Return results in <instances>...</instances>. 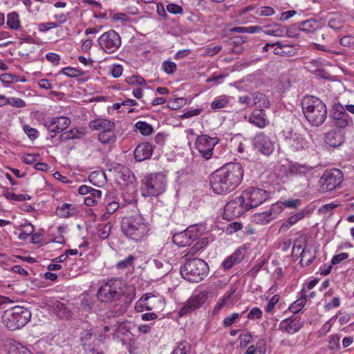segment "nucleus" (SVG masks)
<instances>
[{"label":"nucleus","mask_w":354,"mask_h":354,"mask_svg":"<svg viewBox=\"0 0 354 354\" xmlns=\"http://www.w3.org/2000/svg\"><path fill=\"white\" fill-rule=\"evenodd\" d=\"M243 169L239 162H228L211 174L210 185L215 194H226L234 191L241 183Z\"/></svg>","instance_id":"obj_1"},{"label":"nucleus","mask_w":354,"mask_h":354,"mask_svg":"<svg viewBox=\"0 0 354 354\" xmlns=\"http://www.w3.org/2000/svg\"><path fill=\"white\" fill-rule=\"evenodd\" d=\"M122 233L129 239L140 242L145 241L150 231L149 223L141 215L124 217L121 221Z\"/></svg>","instance_id":"obj_2"},{"label":"nucleus","mask_w":354,"mask_h":354,"mask_svg":"<svg viewBox=\"0 0 354 354\" xmlns=\"http://www.w3.org/2000/svg\"><path fill=\"white\" fill-rule=\"evenodd\" d=\"M302 111L306 119L313 126H321L326 119L327 108L318 97L305 96L301 101Z\"/></svg>","instance_id":"obj_3"},{"label":"nucleus","mask_w":354,"mask_h":354,"mask_svg":"<svg viewBox=\"0 0 354 354\" xmlns=\"http://www.w3.org/2000/svg\"><path fill=\"white\" fill-rule=\"evenodd\" d=\"M208 271L207 263L199 258L187 259L180 268L182 277L185 280L193 283H198L203 280L207 275Z\"/></svg>","instance_id":"obj_4"},{"label":"nucleus","mask_w":354,"mask_h":354,"mask_svg":"<svg viewBox=\"0 0 354 354\" xmlns=\"http://www.w3.org/2000/svg\"><path fill=\"white\" fill-rule=\"evenodd\" d=\"M31 318V313L26 308L15 306L4 311L2 322L10 330H16L27 324Z\"/></svg>","instance_id":"obj_5"},{"label":"nucleus","mask_w":354,"mask_h":354,"mask_svg":"<svg viewBox=\"0 0 354 354\" xmlns=\"http://www.w3.org/2000/svg\"><path fill=\"white\" fill-rule=\"evenodd\" d=\"M126 284L120 279H111L101 286L97 297L102 302H112L118 300L124 293Z\"/></svg>","instance_id":"obj_6"},{"label":"nucleus","mask_w":354,"mask_h":354,"mask_svg":"<svg viewBox=\"0 0 354 354\" xmlns=\"http://www.w3.org/2000/svg\"><path fill=\"white\" fill-rule=\"evenodd\" d=\"M166 183V176L162 173L147 176L142 180V195L145 197L157 196L165 191Z\"/></svg>","instance_id":"obj_7"},{"label":"nucleus","mask_w":354,"mask_h":354,"mask_svg":"<svg viewBox=\"0 0 354 354\" xmlns=\"http://www.w3.org/2000/svg\"><path fill=\"white\" fill-rule=\"evenodd\" d=\"M248 209L257 207L266 201L270 196L269 192L255 187H250L241 194Z\"/></svg>","instance_id":"obj_8"},{"label":"nucleus","mask_w":354,"mask_h":354,"mask_svg":"<svg viewBox=\"0 0 354 354\" xmlns=\"http://www.w3.org/2000/svg\"><path fill=\"white\" fill-rule=\"evenodd\" d=\"M343 179L344 176L342 171L333 168L325 171L319 182L324 192H331L342 184Z\"/></svg>","instance_id":"obj_9"},{"label":"nucleus","mask_w":354,"mask_h":354,"mask_svg":"<svg viewBox=\"0 0 354 354\" xmlns=\"http://www.w3.org/2000/svg\"><path fill=\"white\" fill-rule=\"evenodd\" d=\"M331 118L334 126L339 130L353 126L352 118L339 103L333 105L331 110Z\"/></svg>","instance_id":"obj_10"},{"label":"nucleus","mask_w":354,"mask_h":354,"mask_svg":"<svg viewBox=\"0 0 354 354\" xmlns=\"http://www.w3.org/2000/svg\"><path fill=\"white\" fill-rule=\"evenodd\" d=\"M98 43L106 53H113L121 46V38L116 31L110 30L98 38Z\"/></svg>","instance_id":"obj_11"},{"label":"nucleus","mask_w":354,"mask_h":354,"mask_svg":"<svg viewBox=\"0 0 354 354\" xmlns=\"http://www.w3.org/2000/svg\"><path fill=\"white\" fill-rule=\"evenodd\" d=\"M248 210L241 196H239L225 205L223 218L229 221L232 220L239 217Z\"/></svg>","instance_id":"obj_12"},{"label":"nucleus","mask_w":354,"mask_h":354,"mask_svg":"<svg viewBox=\"0 0 354 354\" xmlns=\"http://www.w3.org/2000/svg\"><path fill=\"white\" fill-rule=\"evenodd\" d=\"M218 140L216 137L201 135L196 138L195 145L201 155L206 160L212 156V151Z\"/></svg>","instance_id":"obj_13"},{"label":"nucleus","mask_w":354,"mask_h":354,"mask_svg":"<svg viewBox=\"0 0 354 354\" xmlns=\"http://www.w3.org/2000/svg\"><path fill=\"white\" fill-rule=\"evenodd\" d=\"M198 238V233L195 227H189L185 231L176 233L172 237L173 242L179 247L191 245Z\"/></svg>","instance_id":"obj_14"},{"label":"nucleus","mask_w":354,"mask_h":354,"mask_svg":"<svg viewBox=\"0 0 354 354\" xmlns=\"http://www.w3.org/2000/svg\"><path fill=\"white\" fill-rule=\"evenodd\" d=\"M285 140L295 151L308 149L310 145V142L304 135L292 131L288 132V135L286 136Z\"/></svg>","instance_id":"obj_15"},{"label":"nucleus","mask_w":354,"mask_h":354,"mask_svg":"<svg viewBox=\"0 0 354 354\" xmlns=\"http://www.w3.org/2000/svg\"><path fill=\"white\" fill-rule=\"evenodd\" d=\"M78 192L81 195H84V203L87 206L95 205L102 198V191L93 188L87 185H81L78 189Z\"/></svg>","instance_id":"obj_16"},{"label":"nucleus","mask_w":354,"mask_h":354,"mask_svg":"<svg viewBox=\"0 0 354 354\" xmlns=\"http://www.w3.org/2000/svg\"><path fill=\"white\" fill-rule=\"evenodd\" d=\"M253 142L254 148L264 155H270L274 151V142L262 133L256 135Z\"/></svg>","instance_id":"obj_17"},{"label":"nucleus","mask_w":354,"mask_h":354,"mask_svg":"<svg viewBox=\"0 0 354 354\" xmlns=\"http://www.w3.org/2000/svg\"><path fill=\"white\" fill-rule=\"evenodd\" d=\"M71 124V120L64 116L55 117L44 123L45 127L53 133H60L67 129Z\"/></svg>","instance_id":"obj_18"},{"label":"nucleus","mask_w":354,"mask_h":354,"mask_svg":"<svg viewBox=\"0 0 354 354\" xmlns=\"http://www.w3.org/2000/svg\"><path fill=\"white\" fill-rule=\"evenodd\" d=\"M303 326V322L296 315L285 319L280 323V328L289 334H294Z\"/></svg>","instance_id":"obj_19"},{"label":"nucleus","mask_w":354,"mask_h":354,"mask_svg":"<svg viewBox=\"0 0 354 354\" xmlns=\"http://www.w3.org/2000/svg\"><path fill=\"white\" fill-rule=\"evenodd\" d=\"M153 152L152 145L149 142L139 144L134 150V157L137 161L141 162L149 158Z\"/></svg>","instance_id":"obj_20"},{"label":"nucleus","mask_w":354,"mask_h":354,"mask_svg":"<svg viewBox=\"0 0 354 354\" xmlns=\"http://www.w3.org/2000/svg\"><path fill=\"white\" fill-rule=\"evenodd\" d=\"M248 122L259 128H264L269 123L266 113L262 109L254 110Z\"/></svg>","instance_id":"obj_21"},{"label":"nucleus","mask_w":354,"mask_h":354,"mask_svg":"<svg viewBox=\"0 0 354 354\" xmlns=\"http://www.w3.org/2000/svg\"><path fill=\"white\" fill-rule=\"evenodd\" d=\"M4 346L7 354H33L28 348L13 339L8 340Z\"/></svg>","instance_id":"obj_22"},{"label":"nucleus","mask_w":354,"mask_h":354,"mask_svg":"<svg viewBox=\"0 0 354 354\" xmlns=\"http://www.w3.org/2000/svg\"><path fill=\"white\" fill-rule=\"evenodd\" d=\"M344 136L340 131L331 130L326 134L325 142L332 147H337L342 145L344 142Z\"/></svg>","instance_id":"obj_23"},{"label":"nucleus","mask_w":354,"mask_h":354,"mask_svg":"<svg viewBox=\"0 0 354 354\" xmlns=\"http://www.w3.org/2000/svg\"><path fill=\"white\" fill-rule=\"evenodd\" d=\"M89 127L93 130L106 131L111 129H115V123L109 120L104 118H97L90 121Z\"/></svg>","instance_id":"obj_24"},{"label":"nucleus","mask_w":354,"mask_h":354,"mask_svg":"<svg viewBox=\"0 0 354 354\" xmlns=\"http://www.w3.org/2000/svg\"><path fill=\"white\" fill-rule=\"evenodd\" d=\"M245 255V250L239 248L237 250H236L235 252H234L231 256L226 258L223 261V267L225 270H229L232 268L235 264L239 263L241 262Z\"/></svg>","instance_id":"obj_25"},{"label":"nucleus","mask_w":354,"mask_h":354,"mask_svg":"<svg viewBox=\"0 0 354 354\" xmlns=\"http://www.w3.org/2000/svg\"><path fill=\"white\" fill-rule=\"evenodd\" d=\"M296 50L293 46L276 42L273 53L282 57H290L296 54Z\"/></svg>","instance_id":"obj_26"},{"label":"nucleus","mask_w":354,"mask_h":354,"mask_svg":"<svg viewBox=\"0 0 354 354\" xmlns=\"http://www.w3.org/2000/svg\"><path fill=\"white\" fill-rule=\"evenodd\" d=\"M266 342L264 339L260 338L254 344L248 347L246 354H266Z\"/></svg>","instance_id":"obj_27"},{"label":"nucleus","mask_w":354,"mask_h":354,"mask_svg":"<svg viewBox=\"0 0 354 354\" xmlns=\"http://www.w3.org/2000/svg\"><path fill=\"white\" fill-rule=\"evenodd\" d=\"M201 306L200 299L198 297L189 299L187 303L180 309V316L185 315L198 308Z\"/></svg>","instance_id":"obj_28"},{"label":"nucleus","mask_w":354,"mask_h":354,"mask_svg":"<svg viewBox=\"0 0 354 354\" xmlns=\"http://www.w3.org/2000/svg\"><path fill=\"white\" fill-rule=\"evenodd\" d=\"M313 167L306 165L294 164L290 165L289 171L290 174L295 176H306L309 174Z\"/></svg>","instance_id":"obj_29"},{"label":"nucleus","mask_w":354,"mask_h":354,"mask_svg":"<svg viewBox=\"0 0 354 354\" xmlns=\"http://www.w3.org/2000/svg\"><path fill=\"white\" fill-rule=\"evenodd\" d=\"M98 140L102 144H113L116 141V135L115 129L108 130L106 131H100L98 135Z\"/></svg>","instance_id":"obj_30"},{"label":"nucleus","mask_w":354,"mask_h":354,"mask_svg":"<svg viewBox=\"0 0 354 354\" xmlns=\"http://www.w3.org/2000/svg\"><path fill=\"white\" fill-rule=\"evenodd\" d=\"M253 104L257 105L259 108H268L270 106V101L266 95L261 93H252Z\"/></svg>","instance_id":"obj_31"},{"label":"nucleus","mask_w":354,"mask_h":354,"mask_svg":"<svg viewBox=\"0 0 354 354\" xmlns=\"http://www.w3.org/2000/svg\"><path fill=\"white\" fill-rule=\"evenodd\" d=\"M75 212V208L71 204L64 203L56 209L57 214L63 218H68Z\"/></svg>","instance_id":"obj_32"},{"label":"nucleus","mask_w":354,"mask_h":354,"mask_svg":"<svg viewBox=\"0 0 354 354\" xmlns=\"http://www.w3.org/2000/svg\"><path fill=\"white\" fill-rule=\"evenodd\" d=\"M306 212H299L289 217L281 226V230L290 228L292 225L300 221L305 216Z\"/></svg>","instance_id":"obj_33"},{"label":"nucleus","mask_w":354,"mask_h":354,"mask_svg":"<svg viewBox=\"0 0 354 354\" xmlns=\"http://www.w3.org/2000/svg\"><path fill=\"white\" fill-rule=\"evenodd\" d=\"M301 297L290 306V310L294 313V315H296L299 312L306 303V296L304 289L301 290Z\"/></svg>","instance_id":"obj_34"},{"label":"nucleus","mask_w":354,"mask_h":354,"mask_svg":"<svg viewBox=\"0 0 354 354\" xmlns=\"http://www.w3.org/2000/svg\"><path fill=\"white\" fill-rule=\"evenodd\" d=\"M300 263L302 266H308L314 261L315 255L312 254L310 250H302L301 252Z\"/></svg>","instance_id":"obj_35"},{"label":"nucleus","mask_w":354,"mask_h":354,"mask_svg":"<svg viewBox=\"0 0 354 354\" xmlns=\"http://www.w3.org/2000/svg\"><path fill=\"white\" fill-rule=\"evenodd\" d=\"M135 127L137 130L140 131V133L143 136H149L151 135L153 129L149 124L143 121H138L136 123Z\"/></svg>","instance_id":"obj_36"},{"label":"nucleus","mask_w":354,"mask_h":354,"mask_svg":"<svg viewBox=\"0 0 354 354\" xmlns=\"http://www.w3.org/2000/svg\"><path fill=\"white\" fill-rule=\"evenodd\" d=\"M191 345L187 341H183L177 343V346L174 349L172 354H190Z\"/></svg>","instance_id":"obj_37"},{"label":"nucleus","mask_w":354,"mask_h":354,"mask_svg":"<svg viewBox=\"0 0 354 354\" xmlns=\"http://www.w3.org/2000/svg\"><path fill=\"white\" fill-rule=\"evenodd\" d=\"M6 24L10 28L13 30H16L20 26L19 15L16 12H12L8 15Z\"/></svg>","instance_id":"obj_38"},{"label":"nucleus","mask_w":354,"mask_h":354,"mask_svg":"<svg viewBox=\"0 0 354 354\" xmlns=\"http://www.w3.org/2000/svg\"><path fill=\"white\" fill-rule=\"evenodd\" d=\"M229 103L228 97L225 95L218 96L211 104L213 110H218L225 107Z\"/></svg>","instance_id":"obj_39"},{"label":"nucleus","mask_w":354,"mask_h":354,"mask_svg":"<svg viewBox=\"0 0 354 354\" xmlns=\"http://www.w3.org/2000/svg\"><path fill=\"white\" fill-rule=\"evenodd\" d=\"M266 33L268 35H274L276 37H281L285 33L287 35L290 36V35L288 33V30L286 28L281 27L280 25L277 24H274L270 29L268 30Z\"/></svg>","instance_id":"obj_40"},{"label":"nucleus","mask_w":354,"mask_h":354,"mask_svg":"<svg viewBox=\"0 0 354 354\" xmlns=\"http://www.w3.org/2000/svg\"><path fill=\"white\" fill-rule=\"evenodd\" d=\"M144 295L148 296L147 298H146V300L144 301V305L145 306L146 310H153L155 308V304L160 301V299L158 298L152 293L149 292L145 294Z\"/></svg>","instance_id":"obj_41"},{"label":"nucleus","mask_w":354,"mask_h":354,"mask_svg":"<svg viewBox=\"0 0 354 354\" xmlns=\"http://www.w3.org/2000/svg\"><path fill=\"white\" fill-rule=\"evenodd\" d=\"M328 348L333 351H339L340 346V336L338 334H333L330 336L328 340Z\"/></svg>","instance_id":"obj_42"},{"label":"nucleus","mask_w":354,"mask_h":354,"mask_svg":"<svg viewBox=\"0 0 354 354\" xmlns=\"http://www.w3.org/2000/svg\"><path fill=\"white\" fill-rule=\"evenodd\" d=\"M317 23L314 20H306L299 24V29L306 32H311L317 28Z\"/></svg>","instance_id":"obj_43"},{"label":"nucleus","mask_w":354,"mask_h":354,"mask_svg":"<svg viewBox=\"0 0 354 354\" xmlns=\"http://www.w3.org/2000/svg\"><path fill=\"white\" fill-rule=\"evenodd\" d=\"M82 133L77 129H71L60 135L59 139L61 142L68 140L77 139L81 137Z\"/></svg>","instance_id":"obj_44"},{"label":"nucleus","mask_w":354,"mask_h":354,"mask_svg":"<svg viewBox=\"0 0 354 354\" xmlns=\"http://www.w3.org/2000/svg\"><path fill=\"white\" fill-rule=\"evenodd\" d=\"M235 292L236 289L234 288H232L230 290L227 291L221 298V301L215 306L214 311H218L221 310L227 304Z\"/></svg>","instance_id":"obj_45"},{"label":"nucleus","mask_w":354,"mask_h":354,"mask_svg":"<svg viewBox=\"0 0 354 354\" xmlns=\"http://www.w3.org/2000/svg\"><path fill=\"white\" fill-rule=\"evenodd\" d=\"M254 218L257 223L261 225H266L273 220L268 211L257 214Z\"/></svg>","instance_id":"obj_46"},{"label":"nucleus","mask_w":354,"mask_h":354,"mask_svg":"<svg viewBox=\"0 0 354 354\" xmlns=\"http://www.w3.org/2000/svg\"><path fill=\"white\" fill-rule=\"evenodd\" d=\"M104 205L108 214H112L119 208L118 202L111 201V198L107 196L104 198Z\"/></svg>","instance_id":"obj_47"},{"label":"nucleus","mask_w":354,"mask_h":354,"mask_svg":"<svg viewBox=\"0 0 354 354\" xmlns=\"http://www.w3.org/2000/svg\"><path fill=\"white\" fill-rule=\"evenodd\" d=\"M283 209V203L279 201L274 204H272L268 212L270 215L272 216V219H274L282 212Z\"/></svg>","instance_id":"obj_48"},{"label":"nucleus","mask_w":354,"mask_h":354,"mask_svg":"<svg viewBox=\"0 0 354 354\" xmlns=\"http://www.w3.org/2000/svg\"><path fill=\"white\" fill-rule=\"evenodd\" d=\"M4 196L6 197V198L15 201H29L31 198V197L28 194H16L15 193L12 192L4 193Z\"/></svg>","instance_id":"obj_49"},{"label":"nucleus","mask_w":354,"mask_h":354,"mask_svg":"<svg viewBox=\"0 0 354 354\" xmlns=\"http://www.w3.org/2000/svg\"><path fill=\"white\" fill-rule=\"evenodd\" d=\"M112 225L111 223L108 222L105 225H104L101 228H99L98 230V236L102 239H107L111 232L112 230Z\"/></svg>","instance_id":"obj_50"},{"label":"nucleus","mask_w":354,"mask_h":354,"mask_svg":"<svg viewBox=\"0 0 354 354\" xmlns=\"http://www.w3.org/2000/svg\"><path fill=\"white\" fill-rule=\"evenodd\" d=\"M305 242L300 240H295L292 248V255L298 257L301 255L302 250H306L305 248Z\"/></svg>","instance_id":"obj_51"},{"label":"nucleus","mask_w":354,"mask_h":354,"mask_svg":"<svg viewBox=\"0 0 354 354\" xmlns=\"http://www.w3.org/2000/svg\"><path fill=\"white\" fill-rule=\"evenodd\" d=\"M62 73L70 77H76L83 75V73L75 68L66 67L62 70Z\"/></svg>","instance_id":"obj_52"},{"label":"nucleus","mask_w":354,"mask_h":354,"mask_svg":"<svg viewBox=\"0 0 354 354\" xmlns=\"http://www.w3.org/2000/svg\"><path fill=\"white\" fill-rule=\"evenodd\" d=\"M135 257L132 254L129 255L125 259L119 261L116 266L118 269H124L132 266Z\"/></svg>","instance_id":"obj_53"},{"label":"nucleus","mask_w":354,"mask_h":354,"mask_svg":"<svg viewBox=\"0 0 354 354\" xmlns=\"http://www.w3.org/2000/svg\"><path fill=\"white\" fill-rule=\"evenodd\" d=\"M153 263L157 269L164 268L162 274H167L169 270V264L165 260L153 259Z\"/></svg>","instance_id":"obj_54"},{"label":"nucleus","mask_w":354,"mask_h":354,"mask_svg":"<svg viewBox=\"0 0 354 354\" xmlns=\"http://www.w3.org/2000/svg\"><path fill=\"white\" fill-rule=\"evenodd\" d=\"M23 129L28 137L31 140L36 139L39 136L38 131L36 129L30 127L28 124L24 125Z\"/></svg>","instance_id":"obj_55"},{"label":"nucleus","mask_w":354,"mask_h":354,"mask_svg":"<svg viewBox=\"0 0 354 354\" xmlns=\"http://www.w3.org/2000/svg\"><path fill=\"white\" fill-rule=\"evenodd\" d=\"M163 71L167 74H173L176 70V64L171 61H164L162 63Z\"/></svg>","instance_id":"obj_56"},{"label":"nucleus","mask_w":354,"mask_h":354,"mask_svg":"<svg viewBox=\"0 0 354 354\" xmlns=\"http://www.w3.org/2000/svg\"><path fill=\"white\" fill-rule=\"evenodd\" d=\"M207 243V241L205 239H203L201 242H197L187 252L186 254V258L189 256H193L198 250L202 249L205 245ZM188 259H186V260Z\"/></svg>","instance_id":"obj_57"},{"label":"nucleus","mask_w":354,"mask_h":354,"mask_svg":"<svg viewBox=\"0 0 354 354\" xmlns=\"http://www.w3.org/2000/svg\"><path fill=\"white\" fill-rule=\"evenodd\" d=\"M167 11L173 15H182L183 13V9L181 6L175 3H169L167 6Z\"/></svg>","instance_id":"obj_58"},{"label":"nucleus","mask_w":354,"mask_h":354,"mask_svg":"<svg viewBox=\"0 0 354 354\" xmlns=\"http://www.w3.org/2000/svg\"><path fill=\"white\" fill-rule=\"evenodd\" d=\"M262 317V311L257 307L252 308L248 314L249 319H258Z\"/></svg>","instance_id":"obj_59"},{"label":"nucleus","mask_w":354,"mask_h":354,"mask_svg":"<svg viewBox=\"0 0 354 354\" xmlns=\"http://www.w3.org/2000/svg\"><path fill=\"white\" fill-rule=\"evenodd\" d=\"M8 104H10L16 108H22L26 106V102L21 98L10 97L8 99Z\"/></svg>","instance_id":"obj_60"},{"label":"nucleus","mask_w":354,"mask_h":354,"mask_svg":"<svg viewBox=\"0 0 354 354\" xmlns=\"http://www.w3.org/2000/svg\"><path fill=\"white\" fill-rule=\"evenodd\" d=\"M239 317V314L237 313H232L231 315L226 317L223 320V326L229 327L234 324L236 319Z\"/></svg>","instance_id":"obj_61"},{"label":"nucleus","mask_w":354,"mask_h":354,"mask_svg":"<svg viewBox=\"0 0 354 354\" xmlns=\"http://www.w3.org/2000/svg\"><path fill=\"white\" fill-rule=\"evenodd\" d=\"M93 333L89 330H84L82 332L80 336V341L82 342V345L84 346L91 339Z\"/></svg>","instance_id":"obj_62"},{"label":"nucleus","mask_w":354,"mask_h":354,"mask_svg":"<svg viewBox=\"0 0 354 354\" xmlns=\"http://www.w3.org/2000/svg\"><path fill=\"white\" fill-rule=\"evenodd\" d=\"M279 300V296L278 295H274L268 301L267 306L266 307V311L267 313L271 312L274 306L278 303Z\"/></svg>","instance_id":"obj_63"},{"label":"nucleus","mask_w":354,"mask_h":354,"mask_svg":"<svg viewBox=\"0 0 354 354\" xmlns=\"http://www.w3.org/2000/svg\"><path fill=\"white\" fill-rule=\"evenodd\" d=\"M341 45L344 46H351L354 45V37L351 35H346L341 38Z\"/></svg>","instance_id":"obj_64"}]
</instances>
